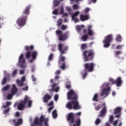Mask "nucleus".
Masks as SVG:
<instances>
[{"instance_id": "1", "label": "nucleus", "mask_w": 126, "mask_h": 126, "mask_svg": "<svg viewBox=\"0 0 126 126\" xmlns=\"http://www.w3.org/2000/svg\"><path fill=\"white\" fill-rule=\"evenodd\" d=\"M58 49L60 52V55L59 56V59L58 60L59 64H62L60 65V68L64 70L66 67V64H65V57L63 56V55H64L67 50H68V46H64L63 44L60 43L58 45Z\"/></svg>"}, {"instance_id": "2", "label": "nucleus", "mask_w": 126, "mask_h": 126, "mask_svg": "<svg viewBox=\"0 0 126 126\" xmlns=\"http://www.w3.org/2000/svg\"><path fill=\"white\" fill-rule=\"evenodd\" d=\"M25 50L27 52L25 53L26 59L29 60V59L32 58V59L29 61V63H32L37 59V56H38V52L37 51H33L34 50V46H26L25 47Z\"/></svg>"}, {"instance_id": "3", "label": "nucleus", "mask_w": 126, "mask_h": 126, "mask_svg": "<svg viewBox=\"0 0 126 126\" xmlns=\"http://www.w3.org/2000/svg\"><path fill=\"white\" fill-rule=\"evenodd\" d=\"M67 99L68 100H72V103L73 110H79L80 106L78 100V95L74 92V91L70 90L68 93H67Z\"/></svg>"}, {"instance_id": "4", "label": "nucleus", "mask_w": 126, "mask_h": 126, "mask_svg": "<svg viewBox=\"0 0 126 126\" xmlns=\"http://www.w3.org/2000/svg\"><path fill=\"white\" fill-rule=\"evenodd\" d=\"M30 8H31V5L27 6L23 11V15L17 19L16 23L19 27H23L26 24V21H27L28 15H29Z\"/></svg>"}, {"instance_id": "5", "label": "nucleus", "mask_w": 126, "mask_h": 126, "mask_svg": "<svg viewBox=\"0 0 126 126\" xmlns=\"http://www.w3.org/2000/svg\"><path fill=\"white\" fill-rule=\"evenodd\" d=\"M84 62H91L95 57V52L92 49L85 50L83 52Z\"/></svg>"}, {"instance_id": "6", "label": "nucleus", "mask_w": 126, "mask_h": 126, "mask_svg": "<svg viewBox=\"0 0 126 126\" xmlns=\"http://www.w3.org/2000/svg\"><path fill=\"white\" fill-rule=\"evenodd\" d=\"M94 66L95 63H85L84 65L85 73L83 75L84 79L86 78V76L88 74L87 72H92L94 70Z\"/></svg>"}, {"instance_id": "7", "label": "nucleus", "mask_w": 126, "mask_h": 126, "mask_svg": "<svg viewBox=\"0 0 126 126\" xmlns=\"http://www.w3.org/2000/svg\"><path fill=\"white\" fill-rule=\"evenodd\" d=\"M43 122H44L45 126H49L48 124V122H49V119L48 118L45 119V117L43 115H41L40 117V119L38 117H36L34 120V125H37L39 126H43Z\"/></svg>"}, {"instance_id": "8", "label": "nucleus", "mask_w": 126, "mask_h": 126, "mask_svg": "<svg viewBox=\"0 0 126 126\" xmlns=\"http://www.w3.org/2000/svg\"><path fill=\"white\" fill-rule=\"evenodd\" d=\"M56 34L58 36L59 41H65L68 37V32H65L63 34V32L59 30L56 31Z\"/></svg>"}, {"instance_id": "9", "label": "nucleus", "mask_w": 126, "mask_h": 126, "mask_svg": "<svg viewBox=\"0 0 126 126\" xmlns=\"http://www.w3.org/2000/svg\"><path fill=\"white\" fill-rule=\"evenodd\" d=\"M114 40V38L113 37V35L108 34L106 36L105 39L103 40L102 43H103V47L104 48H109L110 46H111V42Z\"/></svg>"}, {"instance_id": "10", "label": "nucleus", "mask_w": 126, "mask_h": 126, "mask_svg": "<svg viewBox=\"0 0 126 126\" xmlns=\"http://www.w3.org/2000/svg\"><path fill=\"white\" fill-rule=\"evenodd\" d=\"M28 100H29V97L26 96L24 100L19 102L17 105V109L19 111H22L25 108V105L28 102Z\"/></svg>"}, {"instance_id": "11", "label": "nucleus", "mask_w": 126, "mask_h": 126, "mask_svg": "<svg viewBox=\"0 0 126 126\" xmlns=\"http://www.w3.org/2000/svg\"><path fill=\"white\" fill-rule=\"evenodd\" d=\"M19 65H20L21 68H25L26 67V61L23 54H21L19 58Z\"/></svg>"}, {"instance_id": "12", "label": "nucleus", "mask_w": 126, "mask_h": 126, "mask_svg": "<svg viewBox=\"0 0 126 126\" xmlns=\"http://www.w3.org/2000/svg\"><path fill=\"white\" fill-rule=\"evenodd\" d=\"M67 121L69 123V125H72V124H74V121L75 119H74V114L73 113H69L68 114L67 117Z\"/></svg>"}, {"instance_id": "13", "label": "nucleus", "mask_w": 126, "mask_h": 126, "mask_svg": "<svg viewBox=\"0 0 126 126\" xmlns=\"http://www.w3.org/2000/svg\"><path fill=\"white\" fill-rule=\"evenodd\" d=\"M122 108L118 107L114 110V115H115V118H121V115H122Z\"/></svg>"}, {"instance_id": "14", "label": "nucleus", "mask_w": 126, "mask_h": 126, "mask_svg": "<svg viewBox=\"0 0 126 126\" xmlns=\"http://www.w3.org/2000/svg\"><path fill=\"white\" fill-rule=\"evenodd\" d=\"M58 85V84L55 83L53 85H50V86L52 87V89H49L48 91L51 92L52 91H53L54 92H59V90H60V88L59 87H57L56 88V87Z\"/></svg>"}, {"instance_id": "15", "label": "nucleus", "mask_w": 126, "mask_h": 126, "mask_svg": "<svg viewBox=\"0 0 126 126\" xmlns=\"http://www.w3.org/2000/svg\"><path fill=\"white\" fill-rule=\"evenodd\" d=\"M110 91H111V88L108 87L107 88L105 89L104 88L102 90V92L100 94V96H104V95H106V96H108L109 94H110Z\"/></svg>"}, {"instance_id": "16", "label": "nucleus", "mask_w": 126, "mask_h": 126, "mask_svg": "<svg viewBox=\"0 0 126 126\" xmlns=\"http://www.w3.org/2000/svg\"><path fill=\"white\" fill-rule=\"evenodd\" d=\"M115 84L117 87H121V86H122V84H123V80H122V78L121 77H118L116 79Z\"/></svg>"}, {"instance_id": "17", "label": "nucleus", "mask_w": 126, "mask_h": 126, "mask_svg": "<svg viewBox=\"0 0 126 126\" xmlns=\"http://www.w3.org/2000/svg\"><path fill=\"white\" fill-rule=\"evenodd\" d=\"M88 34L87 35H89V36H91L92 37V36H94L95 35V33L94 32V31L92 30V26L89 25L88 28Z\"/></svg>"}, {"instance_id": "18", "label": "nucleus", "mask_w": 126, "mask_h": 126, "mask_svg": "<svg viewBox=\"0 0 126 126\" xmlns=\"http://www.w3.org/2000/svg\"><path fill=\"white\" fill-rule=\"evenodd\" d=\"M18 91V89H17V87H16V85H15V84H13L12 87L11 89V94L12 95H15V94H17Z\"/></svg>"}, {"instance_id": "19", "label": "nucleus", "mask_w": 126, "mask_h": 126, "mask_svg": "<svg viewBox=\"0 0 126 126\" xmlns=\"http://www.w3.org/2000/svg\"><path fill=\"white\" fill-rule=\"evenodd\" d=\"M107 113V108L106 107H104L102 108V109L100 112V114L98 115L99 118H103V117H105V115Z\"/></svg>"}, {"instance_id": "20", "label": "nucleus", "mask_w": 126, "mask_h": 126, "mask_svg": "<svg viewBox=\"0 0 126 126\" xmlns=\"http://www.w3.org/2000/svg\"><path fill=\"white\" fill-rule=\"evenodd\" d=\"M90 18V17H89V15L82 14L80 16V19L81 21H86V20H88Z\"/></svg>"}, {"instance_id": "21", "label": "nucleus", "mask_w": 126, "mask_h": 126, "mask_svg": "<svg viewBox=\"0 0 126 126\" xmlns=\"http://www.w3.org/2000/svg\"><path fill=\"white\" fill-rule=\"evenodd\" d=\"M43 99V102L44 103H48L49 100H51V99H52V96H51V95L49 94H46L44 95Z\"/></svg>"}, {"instance_id": "22", "label": "nucleus", "mask_w": 126, "mask_h": 126, "mask_svg": "<svg viewBox=\"0 0 126 126\" xmlns=\"http://www.w3.org/2000/svg\"><path fill=\"white\" fill-rule=\"evenodd\" d=\"M73 103H72V100H71V101L67 103L66 105V108L69 110H72L73 109Z\"/></svg>"}, {"instance_id": "23", "label": "nucleus", "mask_w": 126, "mask_h": 126, "mask_svg": "<svg viewBox=\"0 0 126 126\" xmlns=\"http://www.w3.org/2000/svg\"><path fill=\"white\" fill-rule=\"evenodd\" d=\"M75 124H73V126H80L81 125V120L80 118H78L76 120H74Z\"/></svg>"}, {"instance_id": "24", "label": "nucleus", "mask_w": 126, "mask_h": 126, "mask_svg": "<svg viewBox=\"0 0 126 126\" xmlns=\"http://www.w3.org/2000/svg\"><path fill=\"white\" fill-rule=\"evenodd\" d=\"M79 13H80L79 11H77L76 12L74 13L71 16L72 20H74V19H75V17H77V16H78V15H79Z\"/></svg>"}, {"instance_id": "25", "label": "nucleus", "mask_w": 126, "mask_h": 126, "mask_svg": "<svg viewBox=\"0 0 126 126\" xmlns=\"http://www.w3.org/2000/svg\"><path fill=\"white\" fill-rule=\"evenodd\" d=\"M23 121L22 120V119L20 118L18 119V122L16 123V124H15L14 126H21V125H22V123H23Z\"/></svg>"}, {"instance_id": "26", "label": "nucleus", "mask_w": 126, "mask_h": 126, "mask_svg": "<svg viewBox=\"0 0 126 126\" xmlns=\"http://www.w3.org/2000/svg\"><path fill=\"white\" fill-rule=\"evenodd\" d=\"M60 3H61V2L59 0H54L53 1V4L55 7L58 6L60 5Z\"/></svg>"}, {"instance_id": "27", "label": "nucleus", "mask_w": 126, "mask_h": 126, "mask_svg": "<svg viewBox=\"0 0 126 126\" xmlns=\"http://www.w3.org/2000/svg\"><path fill=\"white\" fill-rule=\"evenodd\" d=\"M11 105V102L10 101H7L6 102V105H3L1 107L3 109H5V108H7V107H9Z\"/></svg>"}, {"instance_id": "28", "label": "nucleus", "mask_w": 126, "mask_h": 126, "mask_svg": "<svg viewBox=\"0 0 126 126\" xmlns=\"http://www.w3.org/2000/svg\"><path fill=\"white\" fill-rule=\"evenodd\" d=\"M52 116L53 119H57V118H58V113H57V110H54L52 112Z\"/></svg>"}, {"instance_id": "29", "label": "nucleus", "mask_w": 126, "mask_h": 126, "mask_svg": "<svg viewBox=\"0 0 126 126\" xmlns=\"http://www.w3.org/2000/svg\"><path fill=\"white\" fill-rule=\"evenodd\" d=\"M115 40L117 41V42H122V35L120 34L117 35L116 36Z\"/></svg>"}, {"instance_id": "30", "label": "nucleus", "mask_w": 126, "mask_h": 126, "mask_svg": "<svg viewBox=\"0 0 126 126\" xmlns=\"http://www.w3.org/2000/svg\"><path fill=\"white\" fill-rule=\"evenodd\" d=\"M87 43H82L81 45V49L82 51L84 50L85 49H87Z\"/></svg>"}, {"instance_id": "31", "label": "nucleus", "mask_w": 126, "mask_h": 126, "mask_svg": "<svg viewBox=\"0 0 126 126\" xmlns=\"http://www.w3.org/2000/svg\"><path fill=\"white\" fill-rule=\"evenodd\" d=\"M81 39L83 42H85L87 41V39H88V34H86L83 36H82Z\"/></svg>"}, {"instance_id": "32", "label": "nucleus", "mask_w": 126, "mask_h": 126, "mask_svg": "<svg viewBox=\"0 0 126 126\" xmlns=\"http://www.w3.org/2000/svg\"><path fill=\"white\" fill-rule=\"evenodd\" d=\"M81 28H84V25H82L81 26L78 25L76 27V30L77 32H80L81 31Z\"/></svg>"}, {"instance_id": "33", "label": "nucleus", "mask_w": 126, "mask_h": 126, "mask_svg": "<svg viewBox=\"0 0 126 126\" xmlns=\"http://www.w3.org/2000/svg\"><path fill=\"white\" fill-rule=\"evenodd\" d=\"M93 101L94 102H98L99 100L98 99V94H95L93 98Z\"/></svg>"}, {"instance_id": "34", "label": "nucleus", "mask_w": 126, "mask_h": 126, "mask_svg": "<svg viewBox=\"0 0 126 126\" xmlns=\"http://www.w3.org/2000/svg\"><path fill=\"white\" fill-rule=\"evenodd\" d=\"M9 88H10V86H9V85H7L2 88V91H7Z\"/></svg>"}, {"instance_id": "35", "label": "nucleus", "mask_w": 126, "mask_h": 126, "mask_svg": "<svg viewBox=\"0 0 126 126\" xmlns=\"http://www.w3.org/2000/svg\"><path fill=\"white\" fill-rule=\"evenodd\" d=\"M17 84H18V86L22 87L24 85V83L22 82V81H19V80H17Z\"/></svg>"}, {"instance_id": "36", "label": "nucleus", "mask_w": 126, "mask_h": 126, "mask_svg": "<svg viewBox=\"0 0 126 126\" xmlns=\"http://www.w3.org/2000/svg\"><path fill=\"white\" fill-rule=\"evenodd\" d=\"M62 24H63V19H59L58 20L57 26L58 27H60V26H61Z\"/></svg>"}, {"instance_id": "37", "label": "nucleus", "mask_w": 126, "mask_h": 126, "mask_svg": "<svg viewBox=\"0 0 126 126\" xmlns=\"http://www.w3.org/2000/svg\"><path fill=\"white\" fill-rule=\"evenodd\" d=\"M14 94H12L11 93L8 94L7 95V100H11V99H12V96H14Z\"/></svg>"}, {"instance_id": "38", "label": "nucleus", "mask_w": 126, "mask_h": 126, "mask_svg": "<svg viewBox=\"0 0 126 126\" xmlns=\"http://www.w3.org/2000/svg\"><path fill=\"white\" fill-rule=\"evenodd\" d=\"M109 82L111 83V84L113 85V84H116V81L114 80V79L110 78L109 79Z\"/></svg>"}, {"instance_id": "39", "label": "nucleus", "mask_w": 126, "mask_h": 126, "mask_svg": "<svg viewBox=\"0 0 126 126\" xmlns=\"http://www.w3.org/2000/svg\"><path fill=\"white\" fill-rule=\"evenodd\" d=\"M53 14L54 15H58L59 14V9H55L53 11Z\"/></svg>"}, {"instance_id": "40", "label": "nucleus", "mask_w": 126, "mask_h": 126, "mask_svg": "<svg viewBox=\"0 0 126 126\" xmlns=\"http://www.w3.org/2000/svg\"><path fill=\"white\" fill-rule=\"evenodd\" d=\"M78 8H79V6H78V5L76 4L73 5V9H74V10H77Z\"/></svg>"}, {"instance_id": "41", "label": "nucleus", "mask_w": 126, "mask_h": 126, "mask_svg": "<svg viewBox=\"0 0 126 126\" xmlns=\"http://www.w3.org/2000/svg\"><path fill=\"white\" fill-rule=\"evenodd\" d=\"M6 81H7V78H4L1 82V84L2 85H4L6 83Z\"/></svg>"}, {"instance_id": "42", "label": "nucleus", "mask_w": 126, "mask_h": 126, "mask_svg": "<svg viewBox=\"0 0 126 126\" xmlns=\"http://www.w3.org/2000/svg\"><path fill=\"white\" fill-rule=\"evenodd\" d=\"M53 57H54V54L53 53H51L48 57V60L50 62H51V61H52Z\"/></svg>"}, {"instance_id": "43", "label": "nucleus", "mask_w": 126, "mask_h": 126, "mask_svg": "<svg viewBox=\"0 0 126 126\" xmlns=\"http://www.w3.org/2000/svg\"><path fill=\"white\" fill-rule=\"evenodd\" d=\"M100 123H101V120H100V119L99 118L96 119V120L95 121V125H100Z\"/></svg>"}, {"instance_id": "44", "label": "nucleus", "mask_w": 126, "mask_h": 126, "mask_svg": "<svg viewBox=\"0 0 126 126\" xmlns=\"http://www.w3.org/2000/svg\"><path fill=\"white\" fill-rule=\"evenodd\" d=\"M122 54V52L121 51H115V55L118 57L119 55Z\"/></svg>"}, {"instance_id": "45", "label": "nucleus", "mask_w": 126, "mask_h": 126, "mask_svg": "<svg viewBox=\"0 0 126 126\" xmlns=\"http://www.w3.org/2000/svg\"><path fill=\"white\" fill-rule=\"evenodd\" d=\"M113 121H114V116L113 115H111L109 117V122L110 123V124H112Z\"/></svg>"}, {"instance_id": "46", "label": "nucleus", "mask_w": 126, "mask_h": 126, "mask_svg": "<svg viewBox=\"0 0 126 126\" xmlns=\"http://www.w3.org/2000/svg\"><path fill=\"white\" fill-rule=\"evenodd\" d=\"M27 103H28V106L29 108H31L32 106V100H28Z\"/></svg>"}, {"instance_id": "47", "label": "nucleus", "mask_w": 126, "mask_h": 126, "mask_svg": "<svg viewBox=\"0 0 126 126\" xmlns=\"http://www.w3.org/2000/svg\"><path fill=\"white\" fill-rule=\"evenodd\" d=\"M101 108H102V106H101V105L98 104L96 107H95V110L96 111H99V110H100Z\"/></svg>"}, {"instance_id": "48", "label": "nucleus", "mask_w": 126, "mask_h": 126, "mask_svg": "<svg viewBox=\"0 0 126 126\" xmlns=\"http://www.w3.org/2000/svg\"><path fill=\"white\" fill-rule=\"evenodd\" d=\"M124 47V45H117L116 49V50H121V49H122V48H123Z\"/></svg>"}, {"instance_id": "49", "label": "nucleus", "mask_w": 126, "mask_h": 126, "mask_svg": "<svg viewBox=\"0 0 126 126\" xmlns=\"http://www.w3.org/2000/svg\"><path fill=\"white\" fill-rule=\"evenodd\" d=\"M17 74V69H15L12 72V76H15Z\"/></svg>"}, {"instance_id": "50", "label": "nucleus", "mask_w": 126, "mask_h": 126, "mask_svg": "<svg viewBox=\"0 0 126 126\" xmlns=\"http://www.w3.org/2000/svg\"><path fill=\"white\" fill-rule=\"evenodd\" d=\"M67 28V26H66L64 25H63L61 27L62 30H66Z\"/></svg>"}, {"instance_id": "51", "label": "nucleus", "mask_w": 126, "mask_h": 126, "mask_svg": "<svg viewBox=\"0 0 126 126\" xmlns=\"http://www.w3.org/2000/svg\"><path fill=\"white\" fill-rule=\"evenodd\" d=\"M58 100H59V95L55 94L54 96V101L57 102V101H58Z\"/></svg>"}, {"instance_id": "52", "label": "nucleus", "mask_w": 126, "mask_h": 126, "mask_svg": "<svg viewBox=\"0 0 126 126\" xmlns=\"http://www.w3.org/2000/svg\"><path fill=\"white\" fill-rule=\"evenodd\" d=\"M63 12H64V10H63V7H62L60 11V14H63Z\"/></svg>"}, {"instance_id": "53", "label": "nucleus", "mask_w": 126, "mask_h": 126, "mask_svg": "<svg viewBox=\"0 0 126 126\" xmlns=\"http://www.w3.org/2000/svg\"><path fill=\"white\" fill-rule=\"evenodd\" d=\"M9 111H10V108L8 107L7 109L4 110V114H7Z\"/></svg>"}, {"instance_id": "54", "label": "nucleus", "mask_w": 126, "mask_h": 126, "mask_svg": "<svg viewBox=\"0 0 126 126\" xmlns=\"http://www.w3.org/2000/svg\"><path fill=\"white\" fill-rule=\"evenodd\" d=\"M90 10V9H89V8L88 7L86 8V9H85V13L86 14L88 13Z\"/></svg>"}, {"instance_id": "55", "label": "nucleus", "mask_w": 126, "mask_h": 126, "mask_svg": "<svg viewBox=\"0 0 126 126\" xmlns=\"http://www.w3.org/2000/svg\"><path fill=\"white\" fill-rule=\"evenodd\" d=\"M53 109H54V106H51V107H49L48 109V112L51 113V111H52V110H53Z\"/></svg>"}, {"instance_id": "56", "label": "nucleus", "mask_w": 126, "mask_h": 126, "mask_svg": "<svg viewBox=\"0 0 126 126\" xmlns=\"http://www.w3.org/2000/svg\"><path fill=\"white\" fill-rule=\"evenodd\" d=\"M32 81L35 82L37 80L36 79V78H35V76L34 75L32 76Z\"/></svg>"}, {"instance_id": "57", "label": "nucleus", "mask_w": 126, "mask_h": 126, "mask_svg": "<svg viewBox=\"0 0 126 126\" xmlns=\"http://www.w3.org/2000/svg\"><path fill=\"white\" fill-rule=\"evenodd\" d=\"M25 72V70L24 69L20 70V74H24Z\"/></svg>"}, {"instance_id": "58", "label": "nucleus", "mask_w": 126, "mask_h": 126, "mask_svg": "<svg viewBox=\"0 0 126 126\" xmlns=\"http://www.w3.org/2000/svg\"><path fill=\"white\" fill-rule=\"evenodd\" d=\"M75 23H77V22H79V20L77 18H75L74 19Z\"/></svg>"}, {"instance_id": "59", "label": "nucleus", "mask_w": 126, "mask_h": 126, "mask_svg": "<svg viewBox=\"0 0 126 126\" xmlns=\"http://www.w3.org/2000/svg\"><path fill=\"white\" fill-rule=\"evenodd\" d=\"M25 80H26L25 76H23L22 78H21V81L24 82H25Z\"/></svg>"}, {"instance_id": "60", "label": "nucleus", "mask_w": 126, "mask_h": 126, "mask_svg": "<svg viewBox=\"0 0 126 126\" xmlns=\"http://www.w3.org/2000/svg\"><path fill=\"white\" fill-rule=\"evenodd\" d=\"M66 88L67 89H70V88H71V86L70 85H66Z\"/></svg>"}, {"instance_id": "61", "label": "nucleus", "mask_w": 126, "mask_h": 126, "mask_svg": "<svg viewBox=\"0 0 126 126\" xmlns=\"http://www.w3.org/2000/svg\"><path fill=\"white\" fill-rule=\"evenodd\" d=\"M61 74V70H57L55 72V74Z\"/></svg>"}, {"instance_id": "62", "label": "nucleus", "mask_w": 126, "mask_h": 126, "mask_svg": "<svg viewBox=\"0 0 126 126\" xmlns=\"http://www.w3.org/2000/svg\"><path fill=\"white\" fill-rule=\"evenodd\" d=\"M53 105H54V101H51L49 102V103L48 104V106H53Z\"/></svg>"}, {"instance_id": "63", "label": "nucleus", "mask_w": 126, "mask_h": 126, "mask_svg": "<svg viewBox=\"0 0 126 126\" xmlns=\"http://www.w3.org/2000/svg\"><path fill=\"white\" fill-rule=\"evenodd\" d=\"M118 120H115L113 123V126H117V125L118 124Z\"/></svg>"}, {"instance_id": "64", "label": "nucleus", "mask_w": 126, "mask_h": 126, "mask_svg": "<svg viewBox=\"0 0 126 126\" xmlns=\"http://www.w3.org/2000/svg\"><path fill=\"white\" fill-rule=\"evenodd\" d=\"M15 116L16 117H20V114L19 113V112H17L15 114Z\"/></svg>"}]
</instances>
